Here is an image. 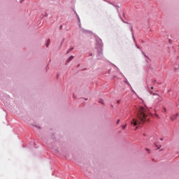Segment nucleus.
Here are the masks:
<instances>
[{"label": "nucleus", "mask_w": 179, "mask_h": 179, "mask_svg": "<svg viewBox=\"0 0 179 179\" xmlns=\"http://www.w3.org/2000/svg\"><path fill=\"white\" fill-rule=\"evenodd\" d=\"M72 59H73V56H71V57L68 59L67 62H71Z\"/></svg>", "instance_id": "obj_3"}, {"label": "nucleus", "mask_w": 179, "mask_h": 179, "mask_svg": "<svg viewBox=\"0 0 179 179\" xmlns=\"http://www.w3.org/2000/svg\"><path fill=\"white\" fill-rule=\"evenodd\" d=\"M150 89L152 90V89H153V87H150Z\"/></svg>", "instance_id": "obj_13"}, {"label": "nucleus", "mask_w": 179, "mask_h": 179, "mask_svg": "<svg viewBox=\"0 0 179 179\" xmlns=\"http://www.w3.org/2000/svg\"><path fill=\"white\" fill-rule=\"evenodd\" d=\"M164 113H166V108H164Z\"/></svg>", "instance_id": "obj_10"}, {"label": "nucleus", "mask_w": 179, "mask_h": 179, "mask_svg": "<svg viewBox=\"0 0 179 179\" xmlns=\"http://www.w3.org/2000/svg\"><path fill=\"white\" fill-rule=\"evenodd\" d=\"M156 117H159V115H156Z\"/></svg>", "instance_id": "obj_17"}, {"label": "nucleus", "mask_w": 179, "mask_h": 179, "mask_svg": "<svg viewBox=\"0 0 179 179\" xmlns=\"http://www.w3.org/2000/svg\"><path fill=\"white\" fill-rule=\"evenodd\" d=\"M50 45V39L48 40V43H46V47Z\"/></svg>", "instance_id": "obj_4"}, {"label": "nucleus", "mask_w": 179, "mask_h": 179, "mask_svg": "<svg viewBox=\"0 0 179 179\" xmlns=\"http://www.w3.org/2000/svg\"><path fill=\"white\" fill-rule=\"evenodd\" d=\"M72 50H73V48H71V49H70V51H72Z\"/></svg>", "instance_id": "obj_15"}, {"label": "nucleus", "mask_w": 179, "mask_h": 179, "mask_svg": "<svg viewBox=\"0 0 179 179\" xmlns=\"http://www.w3.org/2000/svg\"><path fill=\"white\" fill-rule=\"evenodd\" d=\"M178 117V113H176L175 115L171 117V121H176V120H177Z\"/></svg>", "instance_id": "obj_2"}, {"label": "nucleus", "mask_w": 179, "mask_h": 179, "mask_svg": "<svg viewBox=\"0 0 179 179\" xmlns=\"http://www.w3.org/2000/svg\"><path fill=\"white\" fill-rule=\"evenodd\" d=\"M117 103L118 104H120V101H117Z\"/></svg>", "instance_id": "obj_12"}, {"label": "nucleus", "mask_w": 179, "mask_h": 179, "mask_svg": "<svg viewBox=\"0 0 179 179\" xmlns=\"http://www.w3.org/2000/svg\"><path fill=\"white\" fill-rule=\"evenodd\" d=\"M158 100H160V96L157 95Z\"/></svg>", "instance_id": "obj_7"}, {"label": "nucleus", "mask_w": 179, "mask_h": 179, "mask_svg": "<svg viewBox=\"0 0 179 179\" xmlns=\"http://www.w3.org/2000/svg\"><path fill=\"white\" fill-rule=\"evenodd\" d=\"M76 16H78V17L79 19V15H78V13H76Z\"/></svg>", "instance_id": "obj_9"}, {"label": "nucleus", "mask_w": 179, "mask_h": 179, "mask_svg": "<svg viewBox=\"0 0 179 179\" xmlns=\"http://www.w3.org/2000/svg\"><path fill=\"white\" fill-rule=\"evenodd\" d=\"M125 128H127V124L122 127V129H125Z\"/></svg>", "instance_id": "obj_5"}, {"label": "nucleus", "mask_w": 179, "mask_h": 179, "mask_svg": "<svg viewBox=\"0 0 179 179\" xmlns=\"http://www.w3.org/2000/svg\"><path fill=\"white\" fill-rule=\"evenodd\" d=\"M59 29H62V25H60Z\"/></svg>", "instance_id": "obj_8"}, {"label": "nucleus", "mask_w": 179, "mask_h": 179, "mask_svg": "<svg viewBox=\"0 0 179 179\" xmlns=\"http://www.w3.org/2000/svg\"><path fill=\"white\" fill-rule=\"evenodd\" d=\"M150 93L151 94H153V92H152V90H150Z\"/></svg>", "instance_id": "obj_6"}, {"label": "nucleus", "mask_w": 179, "mask_h": 179, "mask_svg": "<svg viewBox=\"0 0 179 179\" xmlns=\"http://www.w3.org/2000/svg\"><path fill=\"white\" fill-rule=\"evenodd\" d=\"M169 43H171V40L169 39Z\"/></svg>", "instance_id": "obj_14"}, {"label": "nucleus", "mask_w": 179, "mask_h": 179, "mask_svg": "<svg viewBox=\"0 0 179 179\" xmlns=\"http://www.w3.org/2000/svg\"><path fill=\"white\" fill-rule=\"evenodd\" d=\"M160 148H162V145H159V147H158V149H160Z\"/></svg>", "instance_id": "obj_11"}, {"label": "nucleus", "mask_w": 179, "mask_h": 179, "mask_svg": "<svg viewBox=\"0 0 179 179\" xmlns=\"http://www.w3.org/2000/svg\"><path fill=\"white\" fill-rule=\"evenodd\" d=\"M146 150H147L148 152H149V149H146Z\"/></svg>", "instance_id": "obj_16"}, {"label": "nucleus", "mask_w": 179, "mask_h": 179, "mask_svg": "<svg viewBox=\"0 0 179 179\" xmlns=\"http://www.w3.org/2000/svg\"><path fill=\"white\" fill-rule=\"evenodd\" d=\"M148 114H149V110L147 108H145L143 107H139L137 113V118L139 120L136 119H133L131 122V124L134 125V127H138L139 124H142V122H146V121L149 120Z\"/></svg>", "instance_id": "obj_1"}]
</instances>
